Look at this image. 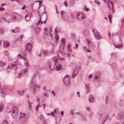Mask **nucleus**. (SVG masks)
<instances>
[{
    "label": "nucleus",
    "mask_w": 124,
    "mask_h": 124,
    "mask_svg": "<svg viewBox=\"0 0 124 124\" xmlns=\"http://www.w3.org/2000/svg\"><path fill=\"white\" fill-rule=\"evenodd\" d=\"M58 59L56 57H54L50 59L48 62L47 64L50 69L52 70L54 68L55 66L58 61Z\"/></svg>",
    "instance_id": "nucleus-1"
},
{
    "label": "nucleus",
    "mask_w": 124,
    "mask_h": 124,
    "mask_svg": "<svg viewBox=\"0 0 124 124\" xmlns=\"http://www.w3.org/2000/svg\"><path fill=\"white\" fill-rule=\"evenodd\" d=\"M94 79L97 80L98 81L100 80V78L98 76H97L96 75H95V76Z\"/></svg>",
    "instance_id": "nucleus-39"
},
{
    "label": "nucleus",
    "mask_w": 124,
    "mask_h": 124,
    "mask_svg": "<svg viewBox=\"0 0 124 124\" xmlns=\"http://www.w3.org/2000/svg\"><path fill=\"white\" fill-rule=\"evenodd\" d=\"M111 4H108L107 5L108 8L109 10V12L110 14H113L115 11L114 9V2L113 3H111Z\"/></svg>",
    "instance_id": "nucleus-6"
},
{
    "label": "nucleus",
    "mask_w": 124,
    "mask_h": 124,
    "mask_svg": "<svg viewBox=\"0 0 124 124\" xmlns=\"http://www.w3.org/2000/svg\"><path fill=\"white\" fill-rule=\"evenodd\" d=\"M65 46V40L64 39H62L61 40V47L60 48L63 49Z\"/></svg>",
    "instance_id": "nucleus-18"
},
{
    "label": "nucleus",
    "mask_w": 124,
    "mask_h": 124,
    "mask_svg": "<svg viewBox=\"0 0 124 124\" xmlns=\"http://www.w3.org/2000/svg\"><path fill=\"white\" fill-rule=\"evenodd\" d=\"M70 113L71 115H73L74 113V111L72 110H71L70 111Z\"/></svg>",
    "instance_id": "nucleus-59"
},
{
    "label": "nucleus",
    "mask_w": 124,
    "mask_h": 124,
    "mask_svg": "<svg viewBox=\"0 0 124 124\" xmlns=\"http://www.w3.org/2000/svg\"><path fill=\"white\" fill-rule=\"evenodd\" d=\"M78 70L77 69L75 70H74L72 74L71 77L73 78L75 76H76V75L78 73Z\"/></svg>",
    "instance_id": "nucleus-20"
},
{
    "label": "nucleus",
    "mask_w": 124,
    "mask_h": 124,
    "mask_svg": "<svg viewBox=\"0 0 124 124\" xmlns=\"http://www.w3.org/2000/svg\"><path fill=\"white\" fill-rule=\"evenodd\" d=\"M44 9V12L45 10V8H43ZM46 15V13L43 12V14H42L41 16H40V18L39 20L38 21L37 25L39 24L40 23V24H43L44 23L45 24L46 23V20H47Z\"/></svg>",
    "instance_id": "nucleus-2"
},
{
    "label": "nucleus",
    "mask_w": 124,
    "mask_h": 124,
    "mask_svg": "<svg viewBox=\"0 0 124 124\" xmlns=\"http://www.w3.org/2000/svg\"><path fill=\"white\" fill-rule=\"evenodd\" d=\"M85 86L87 88V89H89L90 88V85L88 84L87 85H85Z\"/></svg>",
    "instance_id": "nucleus-42"
},
{
    "label": "nucleus",
    "mask_w": 124,
    "mask_h": 124,
    "mask_svg": "<svg viewBox=\"0 0 124 124\" xmlns=\"http://www.w3.org/2000/svg\"><path fill=\"white\" fill-rule=\"evenodd\" d=\"M114 45V46L115 47H116L117 48H120L122 47L123 46V45L122 44H120L116 45L114 44V43H113Z\"/></svg>",
    "instance_id": "nucleus-25"
},
{
    "label": "nucleus",
    "mask_w": 124,
    "mask_h": 124,
    "mask_svg": "<svg viewBox=\"0 0 124 124\" xmlns=\"http://www.w3.org/2000/svg\"><path fill=\"white\" fill-rule=\"evenodd\" d=\"M23 36V35H21L15 41L14 43H15L17 45V46H18L21 44L22 43V39Z\"/></svg>",
    "instance_id": "nucleus-11"
},
{
    "label": "nucleus",
    "mask_w": 124,
    "mask_h": 124,
    "mask_svg": "<svg viewBox=\"0 0 124 124\" xmlns=\"http://www.w3.org/2000/svg\"><path fill=\"white\" fill-rule=\"evenodd\" d=\"M3 124H8L6 120H4Z\"/></svg>",
    "instance_id": "nucleus-49"
},
{
    "label": "nucleus",
    "mask_w": 124,
    "mask_h": 124,
    "mask_svg": "<svg viewBox=\"0 0 124 124\" xmlns=\"http://www.w3.org/2000/svg\"><path fill=\"white\" fill-rule=\"evenodd\" d=\"M108 17L109 18V19H111V18H112V16L111 15H109L108 16Z\"/></svg>",
    "instance_id": "nucleus-54"
},
{
    "label": "nucleus",
    "mask_w": 124,
    "mask_h": 124,
    "mask_svg": "<svg viewBox=\"0 0 124 124\" xmlns=\"http://www.w3.org/2000/svg\"><path fill=\"white\" fill-rule=\"evenodd\" d=\"M122 29H123L124 30V19L122 21Z\"/></svg>",
    "instance_id": "nucleus-34"
},
{
    "label": "nucleus",
    "mask_w": 124,
    "mask_h": 124,
    "mask_svg": "<svg viewBox=\"0 0 124 124\" xmlns=\"http://www.w3.org/2000/svg\"><path fill=\"white\" fill-rule=\"evenodd\" d=\"M26 114L25 113H20V116L19 118V119H22L23 120H24L26 119V118L25 116Z\"/></svg>",
    "instance_id": "nucleus-16"
},
{
    "label": "nucleus",
    "mask_w": 124,
    "mask_h": 124,
    "mask_svg": "<svg viewBox=\"0 0 124 124\" xmlns=\"http://www.w3.org/2000/svg\"><path fill=\"white\" fill-rule=\"evenodd\" d=\"M56 111V110L55 109L54 110V111L53 112H51V113H47V114L49 116L50 115H53L54 114V113Z\"/></svg>",
    "instance_id": "nucleus-32"
},
{
    "label": "nucleus",
    "mask_w": 124,
    "mask_h": 124,
    "mask_svg": "<svg viewBox=\"0 0 124 124\" xmlns=\"http://www.w3.org/2000/svg\"><path fill=\"white\" fill-rule=\"evenodd\" d=\"M52 93L53 94V96H54L55 95V94L54 93V91H52Z\"/></svg>",
    "instance_id": "nucleus-63"
},
{
    "label": "nucleus",
    "mask_w": 124,
    "mask_h": 124,
    "mask_svg": "<svg viewBox=\"0 0 124 124\" xmlns=\"http://www.w3.org/2000/svg\"><path fill=\"white\" fill-rule=\"evenodd\" d=\"M63 4H64L65 6L66 7H67L68 6V4L67 1H65L63 3Z\"/></svg>",
    "instance_id": "nucleus-40"
},
{
    "label": "nucleus",
    "mask_w": 124,
    "mask_h": 124,
    "mask_svg": "<svg viewBox=\"0 0 124 124\" xmlns=\"http://www.w3.org/2000/svg\"><path fill=\"white\" fill-rule=\"evenodd\" d=\"M4 54H5V55H8V52L6 51H5L4 52Z\"/></svg>",
    "instance_id": "nucleus-62"
},
{
    "label": "nucleus",
    "mask_w": 124,
    "mask_h": 124,
    "mask_svg": "<svg viewBox=\"0 0 124 124\" xmlns=\"http://www.w3.org/2000/svg\"><path fill=\"white\" fill-rule=\"evenodd\" d=\"M33 86L35 89L38 88V89H39L40 88L39 86L37 85H36L35 83L33 84Z\"/></svg>",
    "instance_id": "nucleus-28"
},
{
    "label": "nucleus",
    "mask_w": 124,
    "mask_h": 124,
    "mask_svg": "<svg viewBox=\"0 0 124 124\" xmlns=\"http://www.w3.org/2000/svg\"><path fill=\"white\" fill-rule=\"evenodd\" d=\"M84 10L86 11H89V9L86 6H85L84 8Z\"/></svg>",
    "instance_id": "nucleus-35"
},
{
    "label": "nucleus",
    "mask_w": 124,
    "mask_h": 124,
    "mask_svg": "<svg viewBox=\"0 0 124 124\" xmlns=\"http://www.w3.org/2000/svg\"><path fill=\"white\" fill-rule=\"evenodd\" d=\"M76 17L77 19L80 20H83L85 18V15L82 12H78L77 14Z\"/></svg>",
    "instance_id": "nucleus-7"
},
{
    "label": "nucleus",
    "mask_w": 124,
    "mask_h": 124,
    "mask_svg": "<svg viewBox=\"0 0 124 124\" xmlns=\"http://www.w3.org/2000/svg\"><path fill=\"white\" fill-rule=\"evenodd\" d=\"M44 96L46 97H48L49 96V95L48 94L46 93H45L44 94Z\"/></svg>",
    "instance_id": "nucleus-56"
},
{
    "label": "nucleus",
    "mask_w": 124,
    "mask_h": 124,
    "mask_svg": "<svg viewBox=\"0 0 124 124\" xmlns=\"http://www.w3.org/2000/svg\"><path fill=\"white\" fill-rule=\"evenodd\" d=\"M48 33V31H44L43 34L46 35H47Z\"/></svg>",
    "instance_id": "nucleus-48"
},
{
    "label": "nucleus",
    "mask_w": 124,
    "mask_h": 124,
    "mask_svg": "<svg viewBox=\"0 0 124 124\" xmlns=\"http://www.w3.org/2000/svg\"><path fill=\"white\" fill-rule=\"evenodd\" d=\"M43 53L44 54H46L47 53V51L46 50H44L43 51Z\"/></svg>",
    "instance_id": "nucleus-57"
},
{
    "label": "nucleus",
    "mask_w": 124,
    "mask_h": 124,
    "mask_svg": "<svg viewBox=\"0 0 124 124\" xmlns=\"http://www.w3.org/2000/svg\"><path fill=\"white\" fill-rule=\"evenodd\" d=\"M67 48L68 52H71V49L70 45H67Z\"/></svg>",
    "instance_id": "nucleus-29"
},
{
    "label": "nucleus",
    "mask_w": 124,
    "mask_h": 124,
    "mask_svg": "<svg viewBox=\"0 0 124 124\" xmlns=\"http://www.w3.org/2000/svg\"><path fill=\"white\" fill-rule=\"evenodd\" d=\"M86 91L87 93H89L90 91V88L87 89H86Z\"/></svg>",
    "instance_id": "nucleus-58"
},
{
    "label": "nucleus",
    "mask_w": 124,
    "mask_h": 124,
    "mask_svg": "<svg viewBox=\"0 0 124 124\" xmlns=\"http://www.w3.org/2000/svg\"><path fill=\"white\" fill-rule=\"evenodd\" d=\"M89 101L90 103H92L94 102V99L93 96L91 95H90L89 98Z\"/></svg>",
    "instance_id": "nucleus-19"
},
{
    "label": "nucleus",
    "mask_w": 124,
    "mask_h": 124,
    "mask_svg": "<svg viewBox=\"0 0 124 124\" xmlns=\"http://www.w3.org/2000/svg\"><path fill=\"white\" fill-rule=\"evenodd\" d=\"M14 16H15L14 20H16V19H22L23 16H22L19 15H14Z\"/></svg>",
    "instance_id": "nucleus-21"
},
{
    "label": "nucleus",
    "mask_w": 124,
    "mask_h": 124,
    "mask_svg": "<svg viewBox=\"0 0 124 124\" xmlns=\"http://www.w3.org/2000/svg\"><path fill=\"white\" fill-rule=\"evenodd\" d=\"M105 102L106 103H108L109 102V100L108 98L107 97L106 98L105 100Z\"/></svg>",
    "instance_id": "nucleus-45"
},
{
    "label": "nucleus",
    "mask_w": 124,
    "mask_h": 124,
    "mask_svg": "<svg viewBox=\"0 0 124 124\" xmlns=\"http://www.w3.org/2000/svg\"><path fill=\"white\" fill-rule=\"evenodd\" d=\"M62 68V65L60 64L57 66L56 68V70H59L61 69Z\"/></svg>",
    "instance_id": "nucleus-24"
},
{
    "label": "nucleus",
    "mask_w": 124,
    "mask_h": 124,
    "mask_svg": "<svg viewBox=\"0 0 124 124\" xmlns=\"http://www.w3.org/2000/svg\"><path fill=\"white\" fill-rule=\"evenodd\" d=\"M31 16L30 15H26L25 17V20L27 21H29L30 19Z\"/></svg>",
    "instance_id": "nucleus-22"
},
{
    "label": "nucleus",
    "mask_w": 124,
    "mask_h": 124,
    "mask_svg": "<svg viewBox=\"0 0 124 124\" xmlns=\"http://www.w3.org/2000/svg\"><path fill=\"white\" fill-rule=\"evenodd\" d=\"M1 93L3 94H6V91H3V90H2V91L1 92Z\"/></svg>",
    "instance_id": "nucleus-51"
},
{
    "label": "nucleus",
    "mask_w": 124,
    "mask_h": 124,
    "mask_svg": "<svg viewBox=\"0 0 124 124\" xmlns=\"http://www.w3.org/2000/svg\"><path fill=\"white\" fill-rule=\"evenodd\" d=\"M26 8V6L25 5H24L23 6V7L22 8V10H23L24 9H25Z\"/></svg>",
    "instance_id": "nucleus-61"
},
{
    "label": "nucleus",
    "mask_w": 124,
    "mask_h": 124,
    "mask_svg": "<svg viewBox=\"0 0 124 124\" xmlns=\"http://www.w3.org/2000/svg\"><path fill=\"white\" fill-rule=\"evenodd\" d=\"M35 26L34 25H33L32 26V28H33L34 30H37L38 31H40V27H36L35 28H34V27Z\"/></svg>",
    "instance_id": "nucleus-26"
},
{
    "label": "nucleus",
    "mask_w": 124,
    "mask_h": 124,
    "mask_svg": "<svg viewBox=\"0 0 124 124\" xmlns=\"http://www.w3.org/2000/svg\"><path fill=\"white\" fill-rule=\"evenodd\" d=\"M18 55L19 56V57L21 58L22 59L24 60H26V59L24 57L22 56L20 54H18Z\"/></svg>",
    "instance_id": "nucleus-36"
},
{
    "label": "nucleus",
    "mask_w": 124,
    "mask_h": 124,
    "mask_svg": "<svg viewBox=\"0 0 124 124\" xmlns=\"http://www.w3.org/2000/svg\"><path fill=\"white\" fill-rule=\"evenodd\" d=\"M63 49L60 48L57 51V56L61 61H63L65 60L64 54L65 53L64 52H63Z\"/></svg>",
    "instance_id": "nucleus-3"
},
{
    "label": "nucleus",
    "mask_w": 124,
    "mask_h": 124,
    "mask_svg": "<svg viewBox=\"0 0 124 124\" xmlns=\"http://www.w3.org/2000/svg\"><path fill=\"white\" fill-rule=\"evenodd\" d=\"M6 21L5 19L3 18H1L0 19V23L4 22Z\"/></svg>",
    "instance_id": "nucleus-38"
},
{
    "label": "nucleus",
    "mask_w": 124,
    "mask_h": 124,
    "mask_svg": "<svg viewBox=\"0 0 124 124\" xmlns=\"http://www.w3.org/2000/svg\"><path fill=\"white\" fill-rule=\"evenodd\" d=\"M94 35L97 40H99L101 39V36L98 31H94Z\"/></svg>",
    "instance_id": "nucleus-15"
},
{
    "label": "nucleus",
    "mask_w": 124,
    "mask_h": 124,
    "mask_svg": "<svg viewBox=\"0 0 124 124\" xmlns=\"http://www.w3.org/2000/svg\"><path fill=\"white\" fill-rule=\"evenodd\" d=\"M44 29L45 31H52L53 30L51 28H49L48 29L46 28H45Z\"/></svg>",
    "instance_id": "nucleus-33"
},
{
    "label": "nucleus",
    "mask_w": 124,
    "mask_h": 124,
    "mask_svg": "<svg viewBox=\"0 0 124 124\" xmlns=\"http://www.w3.org/2000/svg\"><path fill=\"white\" fill-rule=\"evenodd\" d=\"M19 76H18V77L19 78H20L21 77V73H19L18 74Z\"/></svg>",
    "instance_id": "nucleus-60"
},
{
    "label": "nucleus",
    "mask_w": 124,
    "mask_h": 124,
    "mask_svg": "<svg viewBox=\"0 0 124 124\" xmlns=\"http://www.w3.org/2000/svg\"><path fill=\"white\" fill-rule=\"evenodd\" d=\"M32 47V44L30 43H27L25 47L27 50H28V52L30 54L31 52V48Z\"/></svg>",
    "instance_id": "nucleus-13"
},
{
    "label": "nucleus",
    "mask_w": 124,
    "mask_h": 124,
    "mask_svg": "<svg viewBox=\"0 0 124 124\" xmlns=\"http://www.w3.org/2000/svg\"><path fill=\"white\" fill-rule=\"evenodd\" d=\"M39 105H37L36 107V110L37 111H38V109L39 108Z\"/></svg>",
    "instance_id": "nucleus-55"
},
{
    "label": "nucleus",
    "mask_w": 124,
    "mask_h": 124,
    "mask_svg": "<svg viewBox=\"0 0 124 124\" xmlns=\"http://www.w3.org/2000/svg\"><path fill=\"white\" fill-rule=\"evenodd\" d=\"M0 63H1L0 66L1 67L4 66H5L6 64L5 62H2L1 61L0 62Z\"/></svg>",
    "instance_id": "nucleus-30"
},
{
    "label": "nucleus",
    "mask_w": 124,
    "mask_h": 124,
    "mask_svg": "<svg viewBox=\"0 0 124 124\" xmlns=\"http://www.w3.org/2000/svg\"><path fill=\"white\" fill-rule=\"evenodd\" d=\"M57 32L58 31H55V38L56 42H57L59 38V35L57 34Z\"/></svg>",
    "instance_id": "nucleus-27"
},
{
    "label": "nucleus",
    "mask_w": 124,
    "mask_h": 124,
    "mask_svg": "<svg viewBox=\"0 0 124 124\" xmlns=\"http://www.w3.org/2000/svg\"><path fill=\"white\" fill-rule=\"evenodd\" d=\"M61 16L63 19L65 21H68L69 20V16L66 12L63 11L61 12Z\"/></svg>",
    "instance_id": "nucleus-9"
},
{
    "label": "nucleus",
    "mask_w": 124,
    "mask_h": 124,
    "mask_svg": "<svg viewBox=\"0 0 124 124\" xmlns=\"http://www.w3.org/2000/svg\"><path fill=\"white\" fill-rule=\"evenodd\" d=\"M5 10L4 8L2 7H1L0 8V11H2Z\"/></svg>",
    "instance_id": "nucleus-53"
},
{
    "label": "nucleus",
    "mask_w": 124,
    "mask_h": 124,
    "mask_svg": "<svg viewBox=\"0 0 124 124\" xmlns=\"http://www.w3.org/2000/svg\"><path fill=\"white\" fill-rule=\"evenodd\" d=\"M60 30H60L59 29H58L57 28H56L54 30V31H59Z\"/></svg>",
    "instance_id": "nucleus-64"
},
{
    "label": "nucleus",
    "mask_w": 124,
    "mask_h": 124,
    "mask_svg": "<svg viewBox=\"0 0 124 124\" xmlns=\"http://www.w3.org/2000/svg\"><path fill=\"white\" fill-rule=\"evenodd\" d=\"M63 49L60 48L57 51V56L61 61H63L65 60L64 54L65 53L64 52H63Z\"/></svg>",
    "instance_id": "nucleus-5"
},
{
    "label": "nucleus",
    "mask_w": 124,
    "mask_h": 124,
    "mask_svg": "<svg viewBox=\"0 0 124 124\" xmlns=\"http://www.w3.org/2000/svg\"><path fill=\"white\" fill-rule=\"evenodd\" d=\"M106 3H107V5H108V4H111V3H113L114 2L113 1L110 0H103Z\"/></svg>",
    "instance_id": "nucleus-23"
},
{
    "label": "nucleus",
    "mask_w": 124,
    "mask_h": 124,
    "mask_svg": "<svg viewBox=\"0 0 124 124\" xmlns=\"http://www.w3.org/2000/svg\"><path fill=\"white\" fill-rule=\"evenodd\" d=\"M3 108V106L2 105H0V112H1Z\"/></svg>",
    "instance_id": "nucleus-44"
},
{
    "label": "nucleus",
    "mask_w": 124,
    "mask_h": 124,
    "mask_svg": "<svg viewBox=\"0 0 124 124\" xmlns=\"http://www.w3.org/2000/svg\"><path fill=\"white\" fill-rule=\"evenodd\" d=\"M20 30L18 28V27H16L15 28V29H13L12 30V31H18Z\"/></svg>",
    "instance_id": "nucleus-43"
},
{
    "label": "nucleus",
    "mask_w": 124,
    "mask_h": 124,
    "mask_svg": "<svg viewBox=\"0 0 124 124\" xmlns=\"http://www.w3.org/2000/svg\"><path fill=\"white\" fill-rule=\"evenodd\" d=\"M86 109L88 111H90V108L89 107H87L86 108Z\"/></svg>",
    "instance_id": "nucleus-52"
},
{
    "label": "nucleus",
    "mask_w": 124,
    "mask_h": 124,
    "mask_svg": "<svg viewBox=\"0 0 124 124\" xmlns=\"http://www.w3.org/2000/svg\"><path fill=\"white\" fill-rule=\"evenodd\" d=\"M31 103L29 104H28V107L29 108V109H31Z\"/></svg>",
    "instance_id": "nucleus-50"
},
{
    "label": "nucleus",
    "mask_w": 124,
    "mask_h": 124,
    "mask_svg": "<svg viewBox=\"0 0 124 124\" xmlns=\"http://www.w3.org/2000/svg\"><path fill=\"white\" fill-rule=\"evenodd\" d=\"M18 114V111L16 107H13L12 108V112L11 114L13 118H16Z\"/></svg>",
    "instance_id": "nucleus-10"
},
{
    "label": "nucleus",
    "mask_w": 124,
    "mask_h": 124,
    "mask_svg": "<svg viewBox=\"0 0 124 124\" xmlns=\"http://www.w3.org/2000/svg\"><path fill=\"white\" fill-rule=\"evenodd\" d=\"M18 92L19 94L21 95L22 96L23 94V93L24 92V90H22L20 91H18Z\"/></svg>",
    "instance_id": "nucleus-31"
},
{
    "label": "nucleus",
    "mask_w": 124,
    "mask_h": 124,
    "mask_svg": "<svg viewBox=\"0 0 124 124\" xmlns=\"http://www.w3.org/2000/svg\"><path fill=\"white\" fill-rule=\"evenodd\" d=\"M86 40L87 42L89 48L91 49H93L94 48V46L91 40L87 39H86Z\"/></svg>",
    "instance_id": "nucleus-12"
},
{
    "label": "nucleus",
    "mask_w": 124,
    "mask_h": 124,
    "mask_svg": "<svg viewBox=\"0 0 124 124\" xmlns=\"http://www.w3.org/2000/svg\"><path fill=\"white\" fill-rule=\"evenodd\" d=\"M10 45V43L8 42L7 41H4L3 40V46L5 47H7L8 46Z\"/></svg>",
    "instance_id": "nucleus-17"
},
{
    "label": "nucleus",
    "mask_w": 124,
    "mask_h": 124,
    "mask_svg": "<svg viewBox=\"0 0 124 124\" xmlns=\"http://www.w3.org/2000/svg\"><path fill=\"white\" fill-rule=\"evenodd\" d=\"M70 77L68 75H66L64 78V84L66 85H69L71 82L70 81Z\"/></svg>",
    "instance_id": "nucleus-8"
},
{
    "label": "nucleus",
    "mask_w": 124,
    "mask_h": 124,
    "mask_svg": "<svg viewBox=\"0 0 124 124\" xmlns=\"http://www.w3.org/2000/svg\"><path fill=\"white\" fill-rule=\"evenodd\" d=\"M95 2L98 5H100V1L98 0H95Z\"/></svg>",
    "instance_id": "nucleus-41"
},
{
    "label": "nucleus",
    "mask_w": 124,
    "mask_h": 124,
    "mask_svg": "<svg viewBox=\"0 0 124 124\" xmlns=\"http://www.w3.org/2000/svg\"><path fill=\"white\" fill-rule=\"evenodd\" d=\"M25 60L24 63L25 66H28L29 64L28 61L26 60V59Z\"/></svg>",
    "instance_id": "nucleus-37"
},
{
    "label": "nucleus",
    "mask_w": 124,
    "mask_h": 124,
    "mask_svg": "<svg viewBox=\"0 0 124 124\" xmlns=\"http://www.w3.org/2000/svg\"><path fill=\"white\" fill-rule=\"evenodd\" d=\"M63 49L60 48L57 51V56L61 61H63L65 60L64 54L65 53L64 52H63Z\"/></svg>",
    "instance_id": "nucleus-4"
},
{
    "label": "nucleus",
    "mask_w": 124,
    "mask_h": 124,
    "mask_svg": "<svg viewBox=\"0 0 124 124\" xmlns=\"http://www.w3.org/2000/svg\"><path fill=\"white\" fill-rule=\"evenodd\" d=\"M70 16V17L72 19L74 18V16L73 14H71Z\"/></svg>",
    "instance_id": "nucleus-47"
},
{
    "label": "nucleus",
    "mask_w": 124,
    "mask_h": 124,
    "mask_svg": "<svg viewBox=\"0 0 124 124\" xmlns=\"http://www.w3.org/2000/svg\"><path fill=\"white\" fill-rule=\"evenodd\" d=\"M84 33L85 36H87L88 34V31H84Z\"/></svg>",
    "instance_id": "nucleus-46"
},
{
    "label": "nucleus",
    "mask_w": 124,
    "mask_h": 124,
    "mask_svg": "<svg viewBox=\"0 0 124 124\" xmlns=\"http://www.w3.org/2000/svg\"><path fill=\"white\" fill-rule=\"evenodd\" d=\"M15 16H12L11 15H8L7 16L6 19L9 20V21H7L8 22H12L13 21L15 20Z\"/></svg>",
    "instance_id": "nucleus-14"
}]
</instances>
